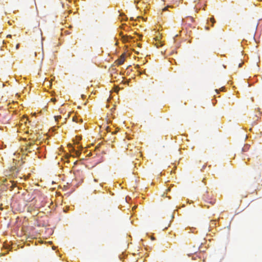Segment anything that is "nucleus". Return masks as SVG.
Returning <instances> with one entry per match:
<instances>
[{
	"instance_id": "4468645a",
	"label": "nucleus",
	"mask_w": 262,
	"mask_h": 262,
	"mask_svg": "<svg viewBox=\"0 0 262 262\" xmlns=\"http://www.w3.org/2000/svg\"><path fill=\"white\" fill-rule=\"evenodd\" d=\"M81 96L82 99L86 98V96L84 94H82Z\"/></svg>"
},
{
	"instance_id": "4be33fe9",
	"label": "nucleus",
	"mask_w": 262,
	"mask_h": 262,
	"mask_svg": "<svg viewBox=\"0 0 262 262\" xmlns=\"http://www.w3.org/2000/svg\"><path fill=\"white\" fill-rule=\"evenodd\" d=\"M10 36H11V35H8L7 36V37H10Z\"/></svg>"
},
{
	"instance_id": "9d476101",
	"label": "nucleus",
	"mask_w": 262,
	"mask_h": 262,
	"mask_svg": "<svg viewBox=\"0 0 262 262\" xmlns=\"http://www.w3.org/2000/svg\"><path fill=\"white\" fill-rule=\"evenodd\" d=\"M75 154L77 156H79L80 154V152L79 150H75Z\"/></svg>"
},
{
	"instance_id": "ddd939ff",
	"label": "nucleus",
	"mask_w": 262,
	"mask_h": 262,
	"mask_svg": "<svg viewBox=\"0 0 262 262\" xmlns=\"http://www.w3.org/2000/svg\"><path fill=\"white\" fill-rule=\"evenodd\" d=\"M215 93H216V94H218V93H219V92H220V90L216 89V90H215Z\"/></svg>"
},
{
	"instance_id": "7ed1b4c3",
	"label": "nucleus",
	"mask_w": 262,
	"mask_h": 262,
	"mask_svg": "<svg viewBox=\"0 0 262 262\" xmlns=\"http://www.w3.org/2000/svg\"><path fill=\"white\" fill-rule=\"evenodd\" d=\"M125 60V57L123 56H121L115 61V62L118 66H121L124 63Z\"/></svg>"
},
{
	"instance_id": "20e7f679",
	"label": "nucleus",
	"mask_w": 262,
	"mask_h": 262,
	"mask_svg": "<svg viewBox=\"0 0 262 262\" xmlns=\"http://www.w3.org/2000/svg\"><path fill=\"white\" fill-rule=\"evenodd\" d=\"M207 21L208 24H209L210 23L211 24V26H213V24L215 23V20L213 17L208 18L207 19Z\"/></svg>"
},
{
	"instance_id": "1a4fd4ad",
	"label": "nucleus",
	"mask_w": 262,
	"mask_h": 262,
	"mask_svg": "<svg viewBox=\"0 0 262 262\" xmlns=\"http://www.w3.org/2000/svg\"><path fill=\"white\" fill-rule=\"evenodd\" d=\"M81 139V137H76V143L77 144L78 141H80V140Z\"/></svg>"
},
{
	"instance_id": "423d86ee",
	"label": "nucleus",
	"mask_w": 262,
	"mask_h": 262,
	"mask_svg": "<svg viewBox=\"0 0 262 262\" xmlns=\"http://www.w3.org/2000/svg\"><path fill=\"white\" fill-rule=\"evenodd\" d=\"M127 27V25L126 24H123L121 27H120V28L122 29H123L125 31H128V29H125V27Z\"/></svg>"
},
{
	"instance_id": "dca6fc26",
	"label": "nucleus",
	"mask_w": 262,
	"mask_h": 262,
	"mask_svg": "<svg viewBox=\"0 0 262 262\" xmlns=\"http://www.w3.org/2000/svg\"><path fill=\"white\" fill-rule=\"evenodd\" d=\"M242 66H243V63H240L239 64V65H238V67H239V68H241L242 67Z\"/></svg>"
},
{
	"instance_id": "39448f33",
	"label": "nucleus",
	"mask_w": 262,
	"mask_h": 262,
	"mask_svg": "<svg viewBox=\"0 0 262 262\" xmlns=\"http://www.w3.org/2000/svg\"><path fill=\"white\" fill-rule=\"evenodd\" d=\"M249 148V145H246L244 146V147L243 148V151H246L248 150Z\"/></svg>"
},
{
	"instance_id": "aec40b11",
	"label": "nucleus",
	"mask_w": 262,
	"mask_h": 262,
	"mask_svg": "<svg viewBox=\"0 0 262 262\" xmlns=\"http://www.w3.org/2000/svg\"><path fill=\"white\" fill-rule=\"evenodd\" d=\"M109 107H110L109 104H107L106 105V108H108Z\"/></svg>"
},
{
	"instance_id": "f3484780",
	"label": "nucleus",
	"mask_w": 262,
	"mask_h": 262,
	"mask_svg": "<svg viewBox=\"0 0 262 262\" xmlns=\"http://www.w3.org/2000/svg\"><path fill=\"white\" fill-rule=\"evenodd\" d=\"M113 109L115 110V104H113V107L112 108H111V110H112Z\"/></svg>"
},
{
	"instance_id": "0eeeda50",
	"label": "nucleus",
	"mask_w": 262,
	"mask_h": 262,
	"mask_svg": "<svg viewBox=\"0 0 262 262\" xmlns=\"http://www.w3.org/2000/svg\"><path fill=\"white\" fill-rule=\"evenodd\" d=\"M73 121L76 122H78V119L76 116H74L73 117Z\"/></svg>"
},
{
	"instance_id": "f257e3e1",
	"label": "nucleus",
	"mask_w": 262,
	"mask_h": 262,
	"mask_svg": "<svg viewBox=\"0 0 262 262\" xmlns=\"http://www.w3.org/2000/svg\"><path fill=\"white\" fill-rule=\"evenodd\" d=\"M119 35L121 37V39L124 42H128L129 40L133 39V37L132 36L124 35L122 31H120L119 33Z\"/></svg>"
},
{
	"instance_id": "f03ea898",
	"label": "nucleus",
	"mask_w": 262,
	"mask_h": 262,
	"mask_svg": "<svg viewBox=\"0 0 262 262\" xmlns=\"http://www.w3.org/2000/svg\"><path fill=\"white\" fill-rule=\"evenodd\" d=\"M203 198L207 203H209L211 204H213L215 203V201L212 200L209 196L208 191H206V194L203 195Z\"/></svg>"
},
{
	"instance_id": "393cba45",
	"label": "nucleus",
	"mask_w": 262,
	"mask_h": 262,
	"mask_svg": "<svg viewBox=\"0 0 262 262\" xmlns=\"http://www.w3.org/2000/svg\"><path fill=\"white\" fill-rule=\"evenodd\" d=\"M224 88L223 87H222V88L221 89L222 90H223Z\"/></svg>"
},
{
	"instance_id": "412c9836",
	"label": "nucleus",
	"mask_w": 262,
	"mask_h": 262,
	"mask_svg": "<svg viewBox=\"0 0 262 262\" xmlns=\"http://www.w3.org/2000/svg\"><path fill=\"white\" fill-rule=\"evenodd\" d=\"M213 98H214V99L216 98V97L215 95H214V96H213Z\"/></svg>"
},
{
	"instance_id": "2eb2a0df",
	"label": "nucleus",
	"mask_w": 262,
	"mask_h": 262,
	"mask_svg": "<svg viewBox=\"0 0 262 262\" xmlns=\"http://www.w3.org/2000/svg\"><path fill=\"white\" fill-rule=\"evenodd\" d=\"M19 43H18V44H17V45H16V48L17 49H18L19 48Z\"/></svg>"
},
{
	"instance_id": "a878e982",
	"label": "nucleus",
	"mask_w": 262,
	"mask_h": 262,
	"mask_svg": "<svg viewBox=\"0 0 262 262\" xmlns=\"http://www.w3.org/2000/svg\"><path fill=\"white\" fill-rule=\"evenodd\" d=\"M81 122H82V119H80L79 120Z\"/></svg>"
},
{
	"instance_id": "6e6552de",
	"label": "nucleus",
	"mask_w": 262,
	"mask_h": 262,
	"mask_svg": "<svg viewBox=\"0 0 262 262\" xmlns=\"http://www.w3.org/2000/svg\"><path fill=\"white\" fill-rule=\"evenodd\" d=\"M56 121H57L59 119L61 118V116H56L54 117Z\"/></svg>"
},
{
	"instance_id": "9b49d317",
	"label": "nucleus",
	"mask_w": 262,
	"mask_h": 262,
	"mask_svg": "<svg viewBox=\"0 0 262 262\" xmlns=\"http://www.w3.org/2000/svg\"><path fill=\"white\" fill-rule=\"evenodd\" d=\"M127 20V17L126 16L124 15L122 19V20L126 21Z\"/></svg>"
},
{
	"instance_id": "5701e85b",
	"label": "nucleus",
	"mask_w": 262,
	"mask_h": 262,
	"mask_svg": "<svg viewBox=\"0 0 262 262\" xmlns=\"http://www.w3.org/2000/svg\"><path fill=\"white\" fill-rule=\"evenodd\" d=\"M172 60L173 61H174V62H176V61H175V60H174V59H172Z\"/></svg>"
},
{
	"instance_id": "a211bd4d",
	"label": "nucleus",
	"mask_w": 262,
	"mask_h": 262,
	"mask_svg": "<svg viewBox=\"0 0 262 262\" xmlns=\"http://www.w3.org/2000/svg\"><path fill=\"white\" fill-rule=\"evenodd\" d=\"M111 99H107V102L108 103H111Z\"/></svg>"
},
{
	"instance_id": "b1692460",
	"label": "nucleus",
	"mask_w": 262,
	"mask_h": 262,
	"mask_svg": "<svg viewBox=\"0 0 262 262\" xmlns=\"http://www.w3.org/2000/svg\"><path fill=\"white\" fill-rule=\"evenodd\" d=\"M33 116H35V115H36V113H34V114H33Z\"/></svg>"
},
{
	"instance_id": "6ab92c4d",
	"label": "nucleus",
	"mask_w": 262,
	"mask_h": 262,
	"mask_svg": "<svg viewBox=\"0 0 262 262\" xmlns=\"http://www.w3.org/2000/svg\"><path fill=\"white\" fill-rule=\"evenodd\" d=\"M51 100L53 101V102L54 103H55V102L56 101V99H51Z\"/></svg>"
},
{
	"instance_id": "f8f14e48",
	"label": "nucleus",
	"mask_w": 262,
	"mask_h": 262,
	"mask_svg": "<svg viewBox=\"0 0 262 262\" xmlns=\"http://www.w3.org/2000/svg\"><path fill=\"white\" fill-rule=\"evenodd\" d=\"M15 97H17L18 98L20 97V94L19 93H16L15 94Z\"/></svg>"
}]
</instances>
